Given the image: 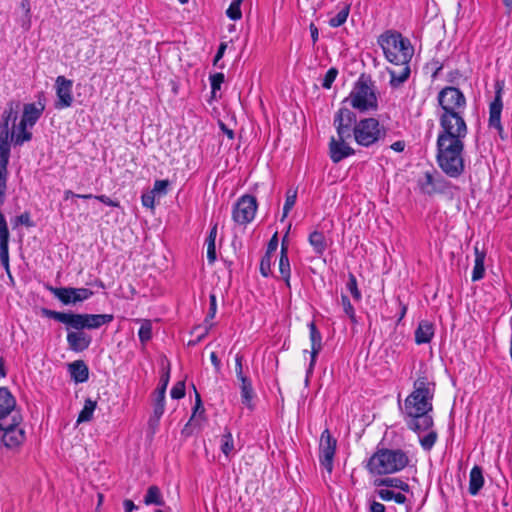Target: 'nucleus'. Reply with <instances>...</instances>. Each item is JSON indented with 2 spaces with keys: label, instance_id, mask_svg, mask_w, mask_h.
Here are the masks:
<instances>
[{
  "label": "nucleus",
  "instance_id": "1",
  "mask_svg": "<svg viewBox=\"0 0 512 512\" xmlns=\"http://www.w3.org/2000/svg\"><path fill=\"white\" fill-rule=\"evenodd\" d=\"M434 392L435 383L430 382L426 376L418 377L414 382L413 391L404 401L403 415L408 429L415 433L429 431L420 438V445L425 451H430L438 438L437 432L430 430L434 425L431 415Z\"/></svg>",
  "mask_w": 512,
  "mask_h": 512
},
{
  "label": "nucleus",
  "instance_id": "5",
  "mask_svg": "<svg viewBox=\"0 0 512 512\" xmlns=\"http://www.w3.org/2000/svg\"><path fill=\"white\" fill-rule=\"evenodd\" d=\"M409 465V457L402 449L377 448L368 459L366 468L374 475H387L402 471Z\"/></svg>",
  "mask_w": 512,
  "mask_h": 512
},
{
  "label": "nucleus",
  "instance_id": "55",
  "mask_svg": "<svg viewBox=\"0 0 512 512\" xmlns=\"http://www.w3.org/2000/svg\"><path fill=\"white\" fill-rule=\"evenodd\" d=\"M20 6L24 10L25 17H26V21L22 24V26L26 30H28L30 28V23H31V14H30L31 6H30V1L29 0H22Z\"/></svg>",
  "mask_w": 512,
  "mask_h": 512
},
{
  "label": "nucleus",
  "instance_id": "31",
  "mask_svg": "<svg viewBox=\"0 0 512 512\" xmlns=\"http://www.w3.org/2000/svg\"><path fill=\"white\" fill-rule=\"evenodd\" d=\"M9 239H10V232H1L0 233V262L7 273H9V271H10Z\"/></svg>",
  "mask_w": 512,
  "mask_h": 512
},
{
  "label": "nucleus",
  "instance_id": "24",
  "mask_svg": "<svg viewBox=\"0 0 512 512\" xmlns=\"http://www.w3.org/2000/svg\"><path fill=\"white\" fill-rule=\"evenodd\" d=\"M71 379L75 383H84L89 379V369L83 360H76L68 365Z\"/></svg>",
  "mask_w": 512,
  "mask_h": 512
},
{
  "label": "nucleus",
  "instance_id": "29",
  "mask_svg": "<svg viewBox=\"0 0 512 512\" xmlns=\"http://www.w3.org/2000/svg\"><path fill=\"white\" fill-rule=\"evenodd\" d=\"M241 382V402L249 409H253L252 399L254 397V389L252 382L248 377L238 379Z\"/></svg>",
  "mask_w": 512,
  "mask_h": 512
},
{
  "label": "nucleus",
  "instance_id": "42",
  "mask_svg": "<svg viewBox=\"0 0 512 512\" xmlns=\"http://www.w3.org/2000/svg\"><path fill=\"white\" fill-rule=\"evenodd\" d=\"M349 12L350 5H345L334 17L330 18L329 25L334 28L342 26L346 22Z\"/></svg>",
  "mask_w": 512,
  "mask_h": 512
},
{
  "label": "nucleus",
  "instance_id": "54",
  "mask_svg": "<svg viewBox=\"0 0 512 512\" xmlns=\"http://www.w3.org/2000/svg\"><path fill=\"white\" fill-rule=\"evenodd\" d=\"M170 185L169 180H156L151 190L154 194L165 195L167 194L168 186Z\"/></svg>",
  "mask_w": 512,
  "mask_h": 512
},
{
  "label": "nucleus",
  "instance_id": "12",
  "mask_svg": "<svg viewBox=\"0 0 512 512\" xmlns=\"http://www.w3.org/2000/svg\"><path fill=\"white\" fill-rule=\"evenodd\" d=\"M257 207L258 203L256 197L245 194L234 204L232 219L239 225H246L254 219Z\"/></svg>",
  "mask_w": 512,
  "mask_h": 512
},
{
  "label": "nucleus",
  "instance_id": "62",
  "mask_svg": "<svg viewBox=\"0 0 512 512\" xmlns=\"http://www.w3.org/2000/svg\"><path fill=\"white\" fill-rule=\"evenodd\" d=\"M207 258L209 263H214L217 256H216V246L215 243H207Z\"/></svg>",
  "mask_w": 512,
  "mask_h": 512
},
{
  "label": "nucleus",
  "instance_id": "46",
  "mask_svg": "<svg viewBox=\"0 0 512 512\" xmlns=\"http://www.w3.org/2000/svg\"><path fill=\"white\" fill-rule=\"evenodd\" d=\"M211 327H212V324L195 326L193 328V330L191 331V334L196 333L198 330H202V332H201V334H197V336L194 340H190L188 342V346H196L203 338H205L208 335Z\"/></svg>",
  "mask_w": 512,
  "mask_h": 512
},
{
  "label": "nucleus",
  "instance_id": "11",
  "mask_svg": "<svg viewBox=\"0 0 512 512\" xmlns=\"http://www.w3.org/2000/svg\"><path fill=\"white\" fill-rule=\"evenodd\" d=\"M504 88V81L497 80L495 82V96L489 105V128L497 130L501 140H506L508 136L504 133V128L501 123V113L503 110L502 93Z\"/></svg>",
  "mask_w": 512,
  "mask_h": 512
},
{
  "label": "nucleus",
  "instance_id": "36",
  "mask_svg": "<svg viewBox=\"0 0 512 512\" xmlns=\"http://www.w3.org/2000/svg\"><path fill=\"white\" fill-rule=\"evenodd\" d=\"M96 406H97L96 401L92 400L91 398H87L84 402L83 409L80 411V413L78 415L77 423L80 424V423L91 421L93 418V413L96 409Z\"/></svg>",
  "mask_w": 512,
  "mask_h": 512
},
{
  "label": "nucleus",
  "instance_id": "52",
  "mask_svg": "<svg viewBox=\"0 0 512 512\" xmlns=\"http://www.w3.org/2000/svg\"><path fill=\"white\" fill-rule=\"evenodd\" d=\"M271 259L272 255L264 254L260 261V273L263 277L271 275Z\"/></svg>",
  "mask_w": 512,
  "mask_h": 512
},
{
  "label": "nucleus",
  "instance_id": "56",
  "mask_svg": "<svg viewBox=\"0 0 512 512\" xmlns=\"http://www.w3.org/2000/svg\"><path fill=\"white\" fill-rule=\"evenodd\" d=\"M227 43L226 42H221L220 45L218 46V49H217V52L214 56V59H213V65L214 66H218L219 68H223L224 67V64H218L219 61L223 58L224 56V53L227 49Z\"/></svg>",
  "mask_w": 512,
  "mask_h": 512
},
{
  "label": "nucleus",
  "instance_id": "14",
  "mask_svg": "<svg viewBox=\"0 0 512 512\" xmlns=\"http://www.w3.org/2000/svg\"><path fill=\"white\" fill-rule=\"evenodd\" d=\"M358 123L356 113L347 107H341L334 115L333 126L337 135L352 137L353 127Z\"/></svg>",
  "mask_w": 512,
  "mask_h": 512
},
{
  "label": "nucleus",
  "instance_id": "38",
  "mask_svg": "<svg viewBox=\"0 0 512 512\" xmlns=\"http://www.w3.org/2000/svg\"><path fill=\"white\" fill-rule=\"evenodd\" d=\"M136 321L141 322L138 337L140 342L145 345L152 338V322L148 319H137Z\"/></svg>",
  "mask_w": 512,
  "mask_h": 512
},
{
  "label": "nucleus",
  "instance_id": "60",
  "mask_svg": "<svg viewBox=\"0 0 512 512\" xmlns=\"http://www.w3.org/2000/svg\"><path fill=\"white\" fill-rule=\"evenodd\" d=\"M95 199L100 201L101 203L111 206V207H120V202L118 200H113L110 197L102 194V195H96Z\"/></svg>",
  "mask_w": 512,
  "mask_h": 512
},
{
  "label": "nucleus",
  "instance_id": "39",
  "mask_svg": "<svg viewBox=\"0 0 512 512\" xmlns=\"http://www.w3.org/2000/svg\"><path fill=\"white\" fill-rule=\"evenodd\" d=\"M221 452L229 458L231 453L234 450V441L230 430L226 427L224 430V434L221 437Z\"/></svg>",
  "mask_w": 512,
  "mask_h": 512
},
{
  "label": "nucleus",
  "instance_id": "33",
  "mask_svg": "<svg viewBox=\"0 0 512 512\" xmlns=\"http://www.w3.org/2000/svg\"><path fill=\"white\" fill-rule=\"evenodd\" d=\"M475 252V264L472 272V281H479L481 280L485 275V267H484V261H485V252L480 251L477 246L474 247Z\"/></svg>",
  "mask_w": 512,
  "mask_h": 512
},
{
  "label": "nucleus",
  "instance_id": "47",
  "mask_svg": "<svg viewBox=\"0 0 512 512\" xmlns=\"http://www.w3.org/2000/svg\"><path fill=\"white\" fill-rule=\"evenodd\" d=\"M209 80H210V85H211L212 97H215L216 96V92L218 90H220L221 85L223 84V82L225 80V76H224L223 73L219 72V73H215L213 75H210Z\"/></svg>",
  "mask_w": 512,
  "mask_h": 512
},
{
  "label": "nucleus",
  "instance_id": "58",
  "mask_svg": "<svg viewBox=\"0 0 512 512\" xmlns=\"http://www.w3.org/2000/svg\"><path fill=\"white\" fill-rule=\"evenodd\" d=\"M243 355L238 353L236 354V357H235V372H236V376L238 379H242L244 377H246L244 374H243Z\"/></svg>",
  "mask_w": 512,
  "mask_h": 512
},
{
  "label": "nucleus",
  "instance_id": "27",
  "mask_svg": "<svg viewBox=\"0 0 512 512\" xmlns=\"http://www.w3.org/2000/svg\"><path fill=\"white\" fill-rule=\"evenodd\" d=\"M484 476L482 467L475 465L469 475L468 491L472 496H476L484 486Z\"/></svg>",
  "mask_w": 512,
  "mask_h": 512
},
{
  "label": "nucleus",
  "instance_id": "13",
  "mask_svg": "<svg viewBox=\"0 0 512 512\" xmlns=\"http://www.w3.org/2000/svg\"><path fill=\"white\" fill-rule=\"evenodd\" d=\"M337 440L331 435L326 428L320 436L319 442V462L320 465L328 472L333 471V463L336 452Z\"/></svg>",
  "mask_w": 512,
  "mask_h": 512
},
{
  "label": "nucleus",
  "instance_id": "44",
  "mask_svg": "<svg viewBox=\"0 0 512 512\" xmlns=\"http://www.w3.org/2000/svg\"><path fill=\"white\" fill-rule=\"evenodd\" d=\"M10 153L0 152V184H7Z\"/></svg>",
  "mask_w": 512,
  "mask_h": 512
},
{
  "label": "nucleus",
  "instance_id": "50",
  "mask_svg": "<svg viewBox=\"0 0 512 512\" xmlns=\"http://www.w3.org/2000/svg\"><path fill=\"white\" fill-rule=\"evenodd\" d=\"M217 312V300L216 295L211 293L209 295V310L204 320V325H210V321L215 317Z\"/></svg>",
  "mask_w": 512,
  "mask_h": 512
},
{
  "label": "nucleus",
  "instance_id": "15",
  "mask_svg": "<svg viewBox=\"0 0 512 512\" xmlns=\"http://www.w3.org/2000/svg\"><path fill=\"white\" fill-rule=\"evenodd\" d=\"M350 138L346 137V135H337V137L332 136L330 138L328 144L329 157L333 163L337 164L355 154V150L346 142Z\"/></svg>",
  "mask_w": 512,
  "mask_h": 512
},
{
  "label": "nucleus",
  "instance_id": "45",
  "mask_svg": "<svg viewBox=\"0 0 512 512\" xmlns=\"http://www.w3.org/2000/svg\"><path fill=\"white\" fill-rule=\"evenodd\" d=\"M341 304L343 306V310L345 314L349 317L350 321L353 324L357 323L356 313L353 305L351 304V301L349 297L345 294L341 295Z\"/></svg>",
  "mask_w": 512,
  "mask_h": 512
},
{
  "label": "nucleus",
  "instance_id": "63",
  "mask_svg": "<svg viewBox=\"0 0 512 512\" xmlns=\"http://www.w3.org/2000/svg\"><path fill=\"white\" fill-rule=\"evenodd\" d=\"M393 493L394 491L389 489H380L377 491V495L383 501L393 500Z\"/></svg>",
  "mask_w": 512,
  "mask_h": 512
},
{
  "label": "nucleus",
  "instance_id": "49",
  "mask_svg": "<svg viewBox=\"0 0 512 512\" xmlns=\"http://www.w3.org/2000/svg\"><path fill=\"white\" fill-rule=\"evenodd\" d=\"M11 222L14 228L18 227L19 225H24L26 227L34 226V223L31 221V216L28 211H25L22 214L16 216L14 219L11 220Z\"/></svg>",
  "mask_w": 512,
  "mask_h": 512
},
{
  "label": "nucleus",
  "instance_id": "43",
  "mask_svg": "<svg viewBox=\"0 0 512 512\" xmlns=\"http://www.w3.org/2000/svg\"><path fill=\"white\" fill-rule=\"evenodd\" d=\"M243 0H233L228 9L226 10V15L229 19L233 21L240 20L242 18L241 4Z\"/></svg>",
  "mask_w": 512,
  "mask_h": 512
},
{
  "label": "nucleus",
  "instance_id": "8",
  "mask_svg": "<svg viewBox=\"0 0 512 512\" xmlns=\"http://www.w3.org/2000/svg\"><path fill=\"white\" fill-rule=\"evenodd\" d=\"M387 129L373 117L363 118L353 127L352 137L362 147H371L385 141Z\"/></svg>",
  "mask_w": 512,
  "mask_h": 512
},
{
  "label": "nucleus",
  "instance_id": "37",
  "mask_svg": "<svg viewBox=\"0 0 512 512\" xmlns=\"http://www.w3.org/2000/svg\"><path fill=\"white\" fill-rule=\"evenodd\" d=\"M27 126H29V124L22 125V120H20L17 126V133L14 132L15 146H21L24 142L30 141L32 139V133L27 131Z\"/></svg>",
  "mask_w": 512,
  "mask_h": 512
},
{
  "label": "nucleus",
  "instance_id": "7",
  "mask_svg": "<svg viewBox=\"0 0 512 512\" xmlns=\"http://www.w3.org/2000/svg\"><path fill=\"white\" fill-rule=\"evenodd\" d=\"M347 102L359 112L376 111L378 109L376 87L370 75L364 73L360 75L349 96L343 100V103Z\"/></svg>",
  "mask_w": 512,
  "mask_h": 512
},
{
  "label": "nucleus",
  "instance_id": "28",
  "mask_svg": "<svg viewBox=\"0 0 512 512\" xmlns=\"http://www.w3.org/2000/svg\"><path fill=\"white\" fill-rule=\"evenodd\" d=\"M308 242L312 246L315 255L318 257H321L328 247L324 233L318 230H314L309 234Z\"/></svg>",
  "mask_w": 512,
  "mask_h": 512
},
{
  "label": "nucleus",
  "instance_id": "51",
  "mask_svg": "<svg viewBox=\"0 0 512 512\" xmlns=\"http://www.w3.org/2000/svg\"><path fill=\"white\" fill-rule=\"evenodd\" d=\"M338 75V69L335 67H331L326 72L323 81H322V87L324 89H330L333 82L335 81L336 77Z\"/></svg>",
  "mask_w": 512,
  "mask_h": 512
},
{
  "label": "nucleus",
  "instance_id": "10",
  "mask_svg": "<svg viewBox=\"0 0 512 512\" xmlns=\"http://www.w3.org/2000/svg\"><path fill=\"white\" fill-rule=\"evenodd\" d=\"M45 288L51 292L63 305H75L88 300L94 292L88 288L54 287L46 284Z\"/></svg>",
  "mask_w": 512,
  "mask_h": 512
},
{
  "label": "nucleus",
  "instance_id": "19",
  "mask_svg": "<svg viewBox=\"0 0 512 512\" xmlns=\"http://www.w3.org/2000/svg\"><path fill=\"white\" fill-rule=\"evenodd\" d=\"M16 412H20L17 409L16 398L7 387H0V428L2 422L11 419Z\"/></svg>",
  "mask_w": 512,
  "mask_h": 512
},
{
  "label": "nucleus",
  "instance_id": "20",
  "mask_svg": "<svg viewBox=\"0 0 512 512\" xmlns=\"http://www.w3.org/2000/svg\"><path fill=\"white\" fill-rule=\"evenodd\" d=\"M170 380V367L160 377L159 385L155 390L154 417L159 420L165 411V393Z\"/></svg>",
  "mask_w": 512,
  "mask_h": 512
},
{
  "label": "nucleus",
  "instance_id": "2",
  "mask_svg": "<svg viewBox=\"0 0 512 512\" xmlns=\"http://www.w3.org/2000/svg\"><path fill=\"white\" fill-rule=\"evenodd\" d=\"M468 131H439L436 141V161L450 178H459L465 172L464 138Z\"/></svg>",
  "mask_w": 512,
  "mask_h": 512
},
{
  "label": "nucleus",
  "instance_id": "6",
  "mask_svg": "<svg viewBox=\"0 0 512 512\" xmlns=\"http://www.w3.org/2000/svg\"><path fill=\"white\" fill-rule=\"evenodd\" d=\"M377 43L382 48L385 58L392 64L410 63L414 47L410 40L395 30H387L382 33Z\"/></svg>",
  "mask_w": 512,
  "mask_h": 512
},
{
  "label": "nucleus",
  "instance_id": "22",
  "mask_svg": "<svg viewBox=\"0 0 512 512\" xmlns=\"http://www.w3.org/2000/svg\"><path fill=\"white\" fill-rule=\"evenodd\" d=\"M279 270L283 280L285 281L287 287H290V262L288 257V244H287V235H285L281 242V251H280V259H279Z\"/></svg>",
  "mask_w": 512,
  "mask_h": 512
},
{
  "label": "nucleus",
  "instance_id": "35",
  "mask_svg": "<svg viewBox=\"0 0 512 512\" xmlns=\"http://www.w3.org/2000/svg\"><path fill=\"white\" fill-rule=\"evenodd\" d=\"M417 185H418L421 193H423L424 195L431 196V195L435 194V190L433 189L434 188V175L432 172H429V171L425 172L424 177L418 179Z\"/></svg>",
  "mask_w": 512,
  "mask_h": 512
},
{
  "label": "nucleus",
  "instance_id": "26",
  "mask_svg": "<svg viewBox=\"0 0 512 512\" xmlns=\"http://www.w3.org/2000/svg\"><path fill=\"white\" fill-rule=\"evenodd\" d=\"M20 109V102L11 100L6 104V107L1 115L0 126L9 127L12 123V129H15V122L18 118V112Z\"/></svg>",
  "mask_w": 512,
  "mask_h": 512
},
{
  "label": "nucleus",
  "instance_id": "41",
  "mask_svg": "<svg viewBox=\"0 0 512 512\" xmlns=\"http://www.w3.org/2000/svg\"><path fill=\"white\" fill-rule=\"evenodd\" d=\"M346 288L351 293L355 301L359 302L362 299L361 291L358 289L357 279L352 272L348 273Z\"/></svg>",
  "mask_w": 512,
  "mask_h": 512
},
{
  "label": "nucleus",
  "instance_id": "59",
  "mask_svg": "<svg viewBox=\"0 0 512 512\" xmlns=\"http://www.w3.org/2000/svg\"><path fill=\"white\" fill-rule=\"evenodd\" d=\"M142 205L147 208H154L155 204V194L151 191L149 193L143 194L141 197Z\"/></svg>",
  "mask_w": 512,
  "mask_h": 512
},
{
  "label": "nucleus",
  "instance_id": "9",
  "mask_svg": "<svg viewBox=\"0 0 512 512\" xmlns=\"http://www.w3.org/2000/svg\"><path fill=\"white\" fill-rule=\"evenodd\" d=\"M23 421V417L20 412H16L8 419L2 422L3 431L1 436L2 444L8 449H18L26 440V433L20 424Z\"/></svg>",
  "mask_w": 512,
  "mask_h": 512
},
{
  "label": "nucleus",
  "instance_id": "53",
  "mask_svg": "<svg viewBox=\"0 0 512 512\" xmlns=\"http://www.w3.org/2000/svg\"><path fill=\"white\" fill-rule=\"evenodd\" d=\"M171 398L182 399L185 396V382L178 381L170 391Z\"/></svg>",
  "mask_w": 512,
  "mask_h": 512
},
{
  "label": "nucleus",
  "instance_id": "57",
  "mask_svg": "<svg viewBox=\"0 0 512 512\" xmlns=\"http://www.w3.org/2000/svg\"><path fill=\"white\" fill-rule=\"evenodd\" d=\"M278 244H279L278 233L275 232L274 235L271 237V239L269 240V242L267 244V248H266L265 254L273 255V253L278 248Z\"/></svg>",
  "mask_w": 512,
  "mask_h": 512
},
{
  "label": "nucleus",
  "instance_id": "17",
  "mask_svg": "<svg viewBox=\"0 0 512 512\" xmlns=\"http://www.w3.org/2000/svg\"><path fill=\"white\" fill-rule=\"evenodd\" d=\"M310 341H311V351H310V363L309 367L306 371V382H308V378L313 373L317 357L322 350V335L319 329L316 326L314 321H311L308 324Z\"/></svg>",
  "mask_w": 512,
  "mask_h": 512
},
{
  "label": "nucleus",
  "instance_id": "61",
  "mask_svg": "<svg viewBox=\"0 0 512 512\" xmlns=\"http://www.w3.org/2000/svg\"><path fill=\"white\" fill-rule=\"evenodd\" d=\"M462 73L458 69L451 70L447 74V81L451 84H458L459 80L462 78Z\"/></svg>",
  "mask_w": 512,
  "mask_h": 512
},
{
  "label": "nucleus",
  "instance_id": "34",
  "mask_svg": "<svg viewBox=\"0 0 512 512\" xmlns=\"http://www.w3.org/2000/svg\"><path fill=\"white\" fill-rule=\"evenodd\" d=\"M14 142V130L9 127L0 126V152L11 154V143Z\"/></svg>",
  "mask_w": 512,
  "mask_h": 512
},
{
  "label": "nucleus",
  "instance_id": "25",
  "mask_svg": "<svg viewBox=\"0 0 512 512\" xmlns=\"http://www.w3.org/2000/svg\"><path fill=\"white\" fill-rule=\"evenodd\" d=\"M409 64L410 63L396 64L397 66H401V70L399 72L394 69H387V71L390 75L389 85L393 89L399 88L400 86H402L403 83H405L409 79L410 74H411V69H410Z\"/></svg>",
  "mask_w": 512,
  "mask_h": 512
},
{
  "label": "nucleus",
  "instance_id": "16",
  "mask_svg": "<svg viewBox=\"0 0 512 512\" xmlns=\"http://www.w3.org/2000/svg\"><path fill=\"white\" fill-rule=\"evenodd\" d=\"M73 81L64 76H58L55 81L57 99L54 107L57 110L68 108L73 104L72 94Z\"/></svg>",
  "mask_w": 512,
  "mask_h": 512
},
{
  "label": "nucleus",
  "instance_id": "23",
  "mask_svg": "<svg viewBox=\"0 0 512 512\" xmlns=\"http://www.w3.org/2000/svg\"><path fill=\"white\" fill-rule=\"evenodd\" d=\"M435 328L434 324L428 320H422L419 322L416 328L415 342L418 345L429 343L434 336Z\"/></svg>",
  "mask_w": 512,
  "mask_h": 512
},
{
  "label": "nucleus",
  "instance_id": "3",
  "mask_svg": "<svg viewBox=\"0 0 512 512\" xmlns=\"http://www.w3.org/2000/svg\"><path fill=\"white\" fill-rule=\"evenodd\" d=\"M437 101L442 109L439 116L440 131H468L464 119L467 100L459 88L455 86L442 88L438 92Z\"/></svg>",
  "mask_w": 512,
  "mask_h": 512
},
{
  "label": "nucleus",
  "instance_id": "4",
  "mask_svg": "<svg viewBox=\"0 0 512 512\" xmlns=\"http://www.w3.org/2000/svg\"><path fill=\"white\" fill-rule=\"evenodd\" d=\"M40 313L43 317L64 324L67 330H95L114 320L113 314L74 313L72 311L60 312L45 307L40 309Z\"/></svg>",
  "mask_w": 512,
  "mask_h": 512
},
{
  "label": "nucleus",
  "instance_id": "18",
  "mask_svg": "<svg viewBox=\"0 0 512 512\" xmlns=\"http://www.w3.org/2000/svg\"><path fill=\"white\" fill-rule=\"evenodd\" d=\"M45 109V96L43 92L37 95V103H28L23 107V114L21 117L22 125L29 124L33 127L41 117Z\"/></svg>",
  "mask_w": 512,
  "mask_h": 512
},
{
  "label": "nucleus",
  "instance_id": "21",
  "mask_svg": "<svg viewBox=\"0 0 512 512\" xmlns=\"http://www.w3.org/2000/svg\"><path fill=\"white\" fill-rule=\"evenodd\" d=\"M67 343L68 348L73 352H83L88 349L91 342L92 337L86 333L84 330H67Z\"/></svg>",
  "mask_w": 512,
  "mask_h": 512
},
{
  "label": "nucleus",
  "instance_id": "64",
  "mask_svg": "<svg viewBox=\"0 0 512 512\" xmlns=\"http://www.w3.org/2000/svg\"><path fill=\"white\" fill-rule=\"evenodd\" d=\"M369 510H370V512H385L386 507L384 506V504H382L380 502L372 501L370 504Z\"/></svg>",
  "mask_w": 512,
  "mask_h": 512
},
{
  "label": "nucleus",
  "instance_id": "32",
  "mask_svg": "<svg viewBox=\"0 0 512 512\" xmlns=\"http://www.w3.org/2000/svg\"><path fill=\"white\" fill-rule=\"evenodd\" d=\"M143 502L145 505H156V506H165V501L163 499L160 488L157 485H151L148 487L146 494L144 496Z\"/></svg>",
  "mask_w": 512,
  "mask_h": 512
},
{
  "label": "nucleus",
  "instance_id": "48",
  "mask_svg": "<svg viewBox=\"0 0 512 512\" xmlns=\"http://www.w3.org/2000/svg\"><path fill=\"white\" fill-rule=\"evenodd\" d=\"M451 187V184L449 181H447L443 176H441L440 174L437 175V177L434 176V190H435V194L436 193H439V194H443L445 193L448 189H450Z\"/></svg>",
  "mask_w": 512,
  "mask_h": 512
},
{
  "label": "nucleus",
  "instance_id": "40",
  "mask_svg": "<svg viewBox=\"0 0 512 512\" xmlns=\"http://www.w3.org/2000/svg\"><path fill=\"white\" fill-rule=\"evenodd\" d=\"M297 200V189L290 188L286 192L285 203L283 206V215L281 221H283L294 207Z\"/></svg>",
  "mask_w": 512,
  "mask_h": 512
},
{
  "label": "nucleus",
  "instance_id": "30",
  "mask_svg": "<svg viewBox=\"0 0 512 512\" xmlns=\"http://www.w3.org/2000/svg\"><path fill=\"white\" fill-rule=\"evenodd\" d=\"M374 485L377 487L397 488L403 492L410 491L409 484L400 478H393V477L378 478V479H375Z\"/></svg>",
  "mask_w": 512,
  "mask_h": 512
}]
</instances>
